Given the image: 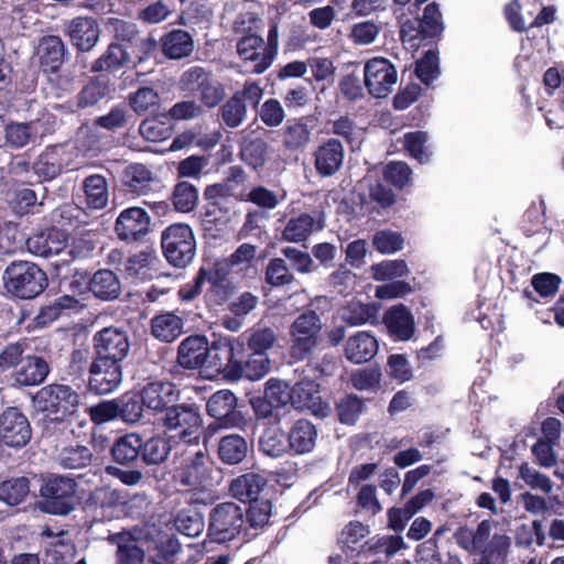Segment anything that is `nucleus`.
I'll list each match as a JSON object with an SVG mask.
<instances>
[{
	"instance_id": "obj_1",
	"label": "nucleus",
	"mask_w": 564,
	"mask_h": 564,
	"mask_svg": "<svg viewBox=\"0 0 564 564\" xmlns=\"http://www.w3.org/2000/svg\"><path fill=\"white\" fill-rule=\"evenodd\" d=\"M80 405V395L67 384H47L33 397V408L53 422L74 416Z\"/></svg>"
},
{
	"instance_id": "obj_2",
	"label": "nucleus",
	"mask_w": 564,
	"mask_h": 564,
	"mask_svg": "<svg viewBox=\"0 0 564 564\" xmlns=\"http://www.w3.org/2000/svg\"><path fill=\"white\" fill-rule=\"evenodd\" d=\"M9 293L20 299H33L46 286V274L35 263L29 261L12 262L3 273Z\"/></svg>"
},
{
	"instance_id": "obj_3",
	"label": "nucleus",
	"mask_w": 564,
	"mask_h": 564,
	"mask_svg": "<svg viewBox=\"0 0 564 564\" xmlns=\"http://www.w3.org/2000/svg\"><path fill=\"white\" fill-rule=\"evenodd\" d=\"M243 345L232 337H220L208 345L206 370L213 375L223 373L229 380L241 378V361L237 358Z\"/></svg>"
},
{
	"instance_id": "obj_4",
	"label": "nucleus",
	"mask_w": 564,
	"mask_h": 564,
	"mask_svg": "<svg viewBox=\"0 0 564 564\" xmlns=\"http://www.w3.org/2000/svg\"><path fill=\"white\" fill-rule=\"evenodd\" d=\"M163 254L174 267H186L195 256L196 241L186 224H173L161 236Z\"/></svg>"
},
{
	"instance_id": "obj_5",
	"label": "nucleus",
	"mask_w": 564,
	"mask_h": 564,
	"mask_svg": "<svg viewBox=\"0 0 564 564\" xmlns=\"http://www.w3.org/2000/svg\"><path fill=\"white\" fill-rule=\"evenodd\" d=\"M76 492V481L67 476L50 477L40 489L45 511L58 516L69 514L74 510L77 503Z\"/></svg>"
},
{
	"instance_id": "obj_6",
	"label": "nucleus",
	"mask_w": 564,
	"mask_h": 564,
	"mask_svg": "<svg viewBox=\"0 0 564 564\" xmlns=\"http://www.w3.org/2000/svg\"><path fill=\"white\" fill-rule=\"evenodd\" d=\"M322 328V319L316 312L307 311L299 315L290 327L292 356L299 360L310 356L319 345Z\"/></svg>"
},
{
	"instance_id": "obj_7",
	"label": "nucleus",
	"mask_w": 564,
	"mask_h": 564,
	"mask_svg": "<svg viewBox=\"0 0 564 564\" xmlns=\"http://www.w3.org/2000/svg\"><path fill=\"white\" fill-rule=\"evenodd\" d=\"M243 514L235 502L218 503L209 512L208 538L218 543L234 540L243 527Z\"/></svg>"
},
{
	"instance_id": "obj_8",
	"label": "nucleus",
	"mask_w": 564,
	"mask_h": 564,
	"mask_svg": "<svg viewBox=\"0 0 564 564\" xmlns=\"http://www.w3.org/2000/svg\"><path fill=\"white\" fill-rule=\"evenodd\" d=\"M237 398L229 390L215 392L207 401V413L215 419L209 424L208 431L215 432L218 429L239 427L245 423L242 414L236 410Z\"/></svg>"
},
{
	"instance_id": "obj_9",
	"label": "nucleus",
	"mask_w": 564,
	"mask_h": 564,
	"mask_svg": "<svg viewBox=\"0 0 564 564\" xmlns=\"http://www.w3.org/2000/svg\"><path fill=\"white\" fill-rule=\"evenodd\" d=\"M164 426L175 431L186 443H195L199 438L202 417L196 408L192 405H172L162 419Z\"/></svg>"
},
{
	"instance_id": "obj_10",
	"label": "nucleus",
	"mask_w": 564,
	"mask_h": 564,
	"mask_svg": "<svg viewBox=\"0 0 564 564\" xmlns=\"http://www.w3.org/2000/svg\"><path fill=\"white\" fill-rule=\"evenodd\" d=\"M365 85L376 98L387 97L392 93L398 80L394 65L384 57H373L364 66Z\"/></svg>"
},
{
	"instance_id": "obj_11",
	"label": "nucleus",
	"mask_w": 564,
	"mask_h": 564,
	"mask_svg": "<svg viewBox=\"0 0 564 564\" xmlns=\"http://www.w3.org/2000/svg\"><path fill=\"white\" fill-rule=\"evenodd\" d=\"M127 495L109 486L98 487L87 499V508L98 520L110 521L120 518L124 511Z\"/></svg>"
},
{
	"instance_id": "obj_12",
	"label": "nucleus",
	"mask_w": 564,
	"mask_h": 564,
	"mask_svg": "<svg viewBox=\"0 0 564 564\" xmlns=\"http://www.w3.org/2000/svg\"><path fill=\"white\" fill-rule=\"evenodd\" d=\"M32 430L28 417L15 406L0 413V440L13 448L25 446L31 440Z\"/></svg>"
},
{
	"instance_id": "obj_13",
	"label": "nucleus",
	"mask_w": 564,
	"mask_h": 564,
	"mask_svg": "<svg viewBox=\"0 0 564 564\" xmlns=\"http://www.w3.org/2000/svg\"><path fill=\"white\" fill-rule=\"evenodd\" d=\"M97 358L121 362L129 354L128 334L117 327H107L94 336Z\"/></svg>"
},
{
	"instance_id": "obj_14",
	"label": "nucleus",
	"mask_w": 564,
	"mask_h": 564,
	"mask_svg": "<svg viewBox=\"0 0 564 564\" xmlns=\"http://www.w3.org/2000/svg\"><path fill=\"white\" fill-rule=\"evenodd\" d=\"M151 225L149 214L141 207L122 210L115 225L118 237L123 241H137L144 237Z\"/></svg>"
},
{
	"instance_id": "obj_15",
	"label": "nucleus",
	"mask_w": 564,
	"mask_h": 564,
	"mask_svg": "<svg viewBox=\"0 0 564 564\" xmlns=\"http://www.w3.org/2000/svg\"><path fill=\"white\" fill-rule=\"evenodd\" d=\"M121 381V362L96 358L90 367L89 386L93 391L99 394L110 393Z\"/></svg>"
},
{
	"instance_id": "obj_16",
	"label": "nucleus",
	"mask_w": 564,
	"mask_h": 564,
	"mask_svg": "<svg viewBox=\"0 0 564 564\" xmlns=\"http://www.w3.org/2000/svg\"><path fill=\"white\" fill-rule=\"evenodd\" d=\"M236 46L240 59L252 65L251 73L262 74L272 65L265 42L260 35L247 33L237 41Z\"/></svg>"
},
{
	"instance_id": "obj_17",
	"label": "nucleus",
	"mask_w": 564,
	"mask_h": 564,
	"mask_svg": "<svg viewBox=\"0 0 564 564\" xmlns=\"http://www.w3.org/2000/svg\"><path fill=\"white\" fill-rule=\"evenodd\" d=\"M313 158L317 174L323 177H330L343 166L345 149L340 141L332 138L315 149Z\"/></svg>"
},
{
	"instance_id": "obj_18",
	"label": "nucleus",
	"mask_w": 564,
	"mask_h": 564,
	"mask_svg": "<svg viewBox=\"0 0 564 564\" xmlns=\"http://www.w3.org/2000/svg\"><path fill=\"white\" fill-rule=\"evenodd\" d=\"M68 236L65 231L50 228L26 239L28 251L34 256L48 258L59 254L67 246Z\"/></svg>"
},
{
	"instance_id": "obj_19",
	"label": "nucleus",
	"mask_w": 564,
	"mask_h": 564,
	"mask_svg": "<svg viewBox=\"0 0 564 564\" xmlns=\"http://www.w3.org/2000/svg\"><path fill=\"white\" fill-rule=\"evenodd\" d=\"M208 478V458L202 451L194 452L188 456L177 473L180 484L189 489L204 488Z\"/></svg>"
},
{
	"instance_id": "obj_20",
	"label": "nucleus",
	"mask_w": 564,
	"mask_h": 564,
	"mask_svg": "<svg viewBox=\"0 0 564 564\" xmlns=\"http://www.w3.org/2000/svg\"><path fill=\"white\" fill-rule=\"evenodd\" d=\"M47 132L42 119L29 122L11 121L4 126L3 137L8 147L20 149L35 142Z\"/></svg>"
},
{
	"instance_id": "obj_21",
	"label": "nucleus",
	"mask_w": 564,
	"mask_h": 564,
	"mask_svg": "<svg viewBox=\"0 0 564 564\" xmlns=\"http://www.w3.org/2000/svg\"><path fill=\"white\" fill-rule=\"evenodd\" d=\"M208 341L200 335L183 339L177 349V364L184 369H206Z\"/></svg>"
},
{
	"instance_id": "obj_22",
	"label": "nucleus",
	"mask_w": 564,
	"mask_h": 564,
	"mask_svg": "<svg viewBox=\"0 0 564 564\" xmlns=\"http://www.w3.org/2000/svg\"><path fill=\"white\" fill-rule=\"evenodd\" d=\"M178 398V391L171 382L154 381L148 383L141 391L144 406L155 412H166Z\"/></svg>"
},
{
	"instance_id": "obj_23",
	"label": "nucleus",
	"mask_w": 564,
	"mask_h": 564,
	"mask_svg": "<svg viewBox=\"0 0 564 564\" xmlns=\"http://www.w3.org/2000/svg\"><path fill=\"white\" fill-rule=\"evenodd\" d=\"M378 348V340L370 333L362 330L347 338L344 355L350 362L359 365L371 360Z\"/></svg>"
},
{
	"instance_id": "obj_24",
	"label": "nucleus",
	"mask_w": 564,
	"mask_h": 564,
	"mask_svg": "<svg viewBox=\"0 0 564 564\" xmlns=\"http://www.w3.org/2000/svg\"><path fill=\"white\" fill-rule=\"evenodd\" d=\"M313 119L302 117L289 120L282 130V142L286 150H304L312 140Z\"/></svg>"
},
{
	"instance_id": "obj_25",
	"label": "nucleus",
	"mask_w": 564,
	"mask_h": 564,
	"mask_svg": "<svg viewBox=\"0 0 564 564\" xmlns=\"http://www.w3.org/2000/svg\"><path fill=\"white\" fill-rule=\"evenodd\" d=\"M389 334L397 340H409L415 330L414 317L402 304L389 308L383 316Z\"/></svg>"
},
{
	"instance_id": "obj_26",
	"label": "nucleus",
	"mask_w": 564,
	"mask_h": 564,
	"mask_svg": "<svg viewBox=\"0 0 564 564\" xmlns=\"http://www.w3.org/2000/svg\"><path fill=\"white\" fill-rule=\"evenodd\" d=\"M65 53L63 41L55 35L43 36L36 46V56L44 72H56L64 63Z\"/></svg>"
},
{
	"instance_id": "obj_27",
	"label": "nucleus",
	"mask_w": 564,
	"mask_h": 564,
	"mask_svg": "<svg viewBox=\"0 0 564 564\" xmlns=\"http://www.w3.org/2000/svg\"><path fill=\"white\" fill-rule=\"evenodd\" d=\"M293 406L306 409L316 415H324L326 412L322 403L319 384L312 379H302L293 387Z\"/></svg>"
},
{
	"instance_id": "obj_28",
	"label": "nucleus",
	"mask_w": 564,
	"mask_h": 564,
	"mask_svg": "<svg viewBox=\"0 0 564 564\" xmlns=\"http://www.w3.org/2000/svg\"><path fill=\"white\" fill-rule=\"evenodd\" d=\"M268 484L263 473L250 471L231 480L229 491L232 497L241 501L259 499V495Z\"/></svg>"
},
{
	"instance_id": "obj_29",
	"label": "nucleus",
	"mask_w": 564,
	"mask_h": 564,
	"mask_svg": "<svg viewBox=\"0 0 564 564\" xmlns=\"http://www.w3.org/2000/svg\"><path fill=\"white\" fill-rule=\"evenodd\" d=\"M68 34L78 50L90 51L99 39L100 30L96 20L76 18L68 24Z\"/></svg>"
},
{
	"instance_id": "obj_30",
	"label": "nucleus",
	"mask_w": 564,
	"mask_h": 564,
	"mask_svg": "<svg viewBox=\"0 0 564 564\" xmlns=\"http://www.w3.org/2000/svg\"><path fill=\"white\" fill-rule=\"evenodd\" d=\"M159 259L152 252L140 251L131 256L126 262V275L135 281L151 280L159 274Z\"/></svg>"
},
{
	"instance_id": "obj_31",
	"label": "nucleus",
	"mask_w": 564,
	"mask_h": 564,
	"mask_svg": "<svg viewBox=\"0 0 564 564\" xmlns=\"http://www.w3.org/2000/svg\"><path fill=\"white\" fill-rule=\"evenodd\" d=\"M317 430L307 420H299L288 433L289 448L295 454H306L314 449Z\"/></svg>"
},
{
	"instance_id": "obj_32",
	"label": "nucleus",
	"mask_w": 564,
	"mask_h": 564,
	"mask_svg": "<svg viewBox=\"0 0 564 564\" xmlns=\"http://www.w3.org/2000/svg\"><path fill=\"white\" fill-rule=\"evenodd\" d=\"M163 54L171 59L187 57L194 51V40L184 30H173L161 37Z\"/></svg>"
},
{
	"instance_id": "obj_33",
	"label": "nucleus",
	"mask_w": 564,
	"mask_h": 564,
	"mask_svg": "<svg viewBox=\"0 0 564 564\" xmlns=\"http://www.w3.org/2000/svg\"><path fill=\"white\" fill-rule=\"evenodd\" d=\"M155 177L150 169L140 163L128 165L122 173V185L127 192L142 195L151 189Z\"/></svg>"
},
{
	"instance_id": "obj_34",
	"label": "nucleus",
	"mask_w": 564,
	"mask_h": 564,
	"mask_svg": "<svg viewBox=\"0 0 564 564\" xmlns=\"http://www.w3.org/2000/svg\"><path fill=\"white\" fill-rule=\"evenodd\" d=\"M506 15L513 30L523 32L528 26L539 28L549 24L555 19V9L553 7H542L540 13L528 23L527 20L519 15L520 3L513 0L506 6Z\"/></svg>"
},
{
	"instance_id": "obj_35",
	"label": "nucleus",
	"mask_w": 564,
	"mask_h": 564,
	"mask_svg": "<svg viewBox=\"0 0 564 564\" xmlns=\"http://www.w3.org/2000/svg\"><path fill=\"white\" fill-rule=\"evenodd\" d=\"M47 362L40 357H26L15 371V381L20 386H35L44 381L48 373Z\"/></svg>"
},
{
	"instance_id": "obj_36",
	"label": "nucleus",
	"mask_w": 564,
	"mask_h": 564,
	"mask_svg": "<svg viewBox=\"0 0 564 564\" xmlns=\"http://www.w3.org/2000/svg\"><path fill=\"white\" fill-rule=\"evenodd\" d=\"M86 203L90 208L102 209L109 200L108 183L105 176L91 174L83 181Z\"/></svg>"
},
{
	"instance_id": "obj_37",
	"label": "nucleus",
	"mask_w": 564,
	"mask_h": 564,
	"mask_svg": "<svg viewBox=\"0 0 564 564\" xmlns=\"http://www.w3.org/2000/svg\"><path fill=\"white\" fill-rule=\"evenodd\" d=\"M511 547V538L505 533L495 532L488 546L479 551L477 564H506Z\"/></svg>"
},
{
	"instance_id": "obj_38",
	"label": "nucleus",
	"mask_w": 564,
	"mask_h": 564,
	"mask_svg": "<svg viewBox=\"0 0 564 564\" xmlns=\"http://www.w3.org/2000/svg\"><path fill=\"white\" fill-rule=\"evenodd\" d=\"M367 549L361 552L362 557H373L375 555H384L383 560L394 556L400 550L406 549V544L401 535H383L373 538L368 543Z\"/></svg>"
},
{
	"instance_id": "obj_39",
	"label": "nucleus",
	"mask_w": 564,
	"mask_h": 564,
	"mask_svg": "<svg viewBox=\"0 0 564 564\" xmlns=\"http://www.w3.org/2000/svg\"><path fill=\"white\" fill-rule=\"evenodd\" d=\"M151 330L155 338L171 343L183 333V321L172 313L161 314L152 319Z\"/></svg>"
},
{
	"instance_id": "obj_40",
	"label": "nucleus",
	"mask_w": 564,
	"mask_h": 564,
	"mask_svg": "<svg viewBox=\"0 0 564 564\" xmlns=\"http://www.w3.org/2000/svg\"><path fill=\"white\" fill-rule=\"evenodd\" d=\"M89 289L99 299L113 300L120 294V282L117 275L110 270L97 271L90 282Z\"/></svg>"
},
{
	"instance_id": "obj_41",
	"label": "nucleus",
	"mask_w": 564,
	"mask_h": 564,
	"mask_svg": "<svg viewBox=\"0 0 564 564\" xmlns=\"http://www.w3.org/2000/svg\"><path fill=\"white\" fill-rule=\"evenodd\" d=\"M323 225L319 220L314 219L307 214H302L295 218H291L284 230L283 239L291 242H301L305 240L314 230H321Z\"/></svg>"
},
{
	"instance_id": "obj_42",
	"label": "nucleus",
	"mask_w": 564,
	"mask_h": 564,
	"mask_svg": "<svg viewBox=\"0 0 564 564\" xmlns=\"http://www.w3.org/2000/svg\"><path fill=\"white\" fill-rule=\"evenodd\" d=\"M53 538L50 547L46 550V561L48 564H67L75 556V546L65 539V533L53 534L50 529L44 532Z\"/></svg>"
},
{
	"instance_id": "obj_43",
	"label": "nucleus",
	"mask_w": 564,
	"mask_h": 564,
	"mask_svg": "<svg viewBox=\"0 0 564 564\" xmlns=\"http://www.w3.org/2000/svg\"><path fill=\"white\" fill-rule=\"evenodd\" d=\"M142 438L130 433L121 436L111 447L113 459L119 464H130L134 462L141 453Z\"/></svg>"
},
{
	"instance_id": "obj_44",
	"label": "nucleus",
	"mask_w": 564,
	"mask_h": 564,
	"mask_svg": "<svg viewBox=\"0 0 564 564\" xmlns=\"http://www.w3.org/2000/svg\"><path fill=\"white\" fill-rule=\"evenodd\" d=\"M247 452V442L238 434L224 436L218 445L220 459L230 465L240 463L246 457Z\"/></svg>"
},
{
	"instance_id": "obj_45",
	"label": "nucleus",
	"mask_w": 564,
	"mask_h": 564,
	"mask_svg": "<svg viewBox=\"0 0 564 564\" xmlns=\"http://www.w3.org/2000/svg\"><path fill=\"white\" fill-rule=\"evenodd\" d=\"M110 540L118 544V564H142L144 552L130 539L128 533H117L111 535Z\"/></svg>"
},
{
	"instance_id": "obj_46",
	"label": "nucleus",
	"mask_w": 564,
	"mask_h": 564,
	"mask_svg": "<svg viewBox=\"0 0 564 564\" xmlns=\"http://www.w3.org/2000/svg\"><path fill=\"white\" fill-rule=\"evenodd\" d=\"M129 61L126 48L117 43L108 46L107 51L94 63V72L115 70L124 66Z\"/></svg>"
},
{
	"instance_id": "obj_47",
	"label": "nucleus",
	"mask_w": 564,
	"mask_h": 564,
	"mask_svg": "<svg viewBox=\"0 0 564 564\" xmlns=\"http://www.w3.org/2000/svg\"><path fill=\"white\" fill-rule=\"evenodd\" d=\"M174 525L180 533L188 538L200 535L205 529L203 516L194 509L181 510L174 519Z\"/></svg>"
},
{
	"instance_id": "obj_48",
	"label": "nucleus",
	"mask_w": 564,
	"mask_h": 564,
	"mask_svg": "<svg viewBox=\"0 0 564 564\" xmlns=\"http://www.w3.org/2000/svg\"><path fill=\"white\" fill-rule=\"evenodd\" d=\"M247 106L241 100V94L235 93L221 107L220 116L224 123L234 129L242 124L247 117Z\"/></svg>"
},
{
	"instance_id": "obj_49",
	"label": "nucleus",
	"mask_w": 564,
	"mask_h": 564,
	"mask_svg": "<svg viewBox=\"0 0 564 564\" xmlns=\"http://www.w3.org/2000/svg\"><path fill=\"white\" fill-rule=\"evenodd\" d=\"M7 200L15 214L24 215L36 204L37 197L32 188L14 185L7 192Z\"/></svg>"
},
{
	"instance_id": "obj_50",
	"label": "nucleus",
	"mask_w": 564,
	"mask_h": 564,
	"mask_svg": "<svg viewBox=\"0 0 564 564\" xmlns=\"http://www.w3.org/2000/svg\"><path fill=\"white\" fill-rule=\"evenodd\" d=\"M129 104L138 115L155 112L160 107V96L151 87H140L129 95Z\"/></svg>"
},
{
	"instance_id": "obj_51",
	"label": "nucleus",
	"mask_w": 564,
	"mask_h": 564,
	"mask_svg": "<svg viewBox=\"0 0 564 564\" xmlns=\"http://www.w3.org/2000/svg\"><path fill=\"white\" fill-rule=\"evenodd\" d=\"M260 449L271 457L282 456L289 448L285 435L280 427L267 429L259 441Z\"/></svg>"
},
{
	"instance_id": "obj_52",
	"label": "nucleus",
	"mask_w": 564,
	"mask_h": 564,
	"mask_svg": "<svg viewBox=\"0 0 564 564\" xmlns=\"http://www.w3.org/2000/svg\"><path fill=\"white\" fill-rule=\"evenodd\" d=\"M28 494L29 480L25 477L8 479L0 484V500L9 506L19 505Z\"/></svg>"
},
{
	"instance_id": "obj_53",
	"label": "nucleus",
	"mask_w": 564,
	"mask_h": 564,
	"mask_svg": "<svg viewBox=\"0 0 564 564\" xmlns=\"http://www.w3.org/2000/svg\"><path fill=\"white\" fill-rule=\"evenodd\" d=\"M268 158V144L262 139H246L241 145V159L251 166L258 169L264 165Z\"/></svg>"
},
{
	"instance_id": "obj_54",
	"label": "nucleus",
	"mask_w": 564,
	"mask_h": 564,
	"mask_svg": "<svg viewBox=\"0 0 564 564\" xmlns=\"http://www.w3.org/2000/svg\"><path fill=\"white\" fill-rule=\"evenodd\" d=\"M371 276L376 281H387L409 274V268L403 260H384L370 268Z\"/></svg>"
},
{
	"instance_id": "obj_55",
	"label": "nucleus",
	"mask_w": 564,
	"mask_h": 564,
	"mask_svg": "<svg viewBox=\"0 0 564 564\" xmlns=\"http://www.w3.org/2000/svg\"><path fill=\"white\" fill-rule=\"evenodd\" d=\"M206 281L209 282L213 288H218L220 285L218 270H216L215 272H207L205 269H200L197 276L192 283H187L180 289V297L183 301H192L198 294L202 293L203 284Z\"/></svg>"
},
{
	"instance_id": "obj_56",
	"label": "nucleus",
	"mask_w": 564,
	"mask_h": 564,
	"mask_svg": "<svg viewBox=\"0 0 564 564\" xmlns=\"http://www.w3.org/2000/svg\"><path fill=\"white\" fill-rule=\"evenodd\" d=\"M118 404V419L126 423L138 422L143 412L144 404L137 394H124L116 399Z\"/></svg>"
},
{
	"instance_id": "obj_57",
	"label": "nucleus",
	"mask_w": 564,
	"mask_h": 564,
	"mask_svg": "<svg viewBox=\"0 0 564 564\" xmlns=\"http://www.w3.org/2000/svg\"><path fill=\"white\" fill-rule=\"evenodd\" d=\"M35 175L43 182L51 181L59 175L62 165L53 151L42 153L33 164Z\"/></svg>"
},
{
	"instance_id": "obj_58",
	"label": "nucleus",
	"mask_w": 564,
	"mask_h": 564,
	"mask_svg": "<svg viewBox=\"0 0 564 564\" xmlns=\"http://www.w3.org/2000/svg\"><path fill=\"white\" fill-rule=\"evenodd\" d=\"M264 394L275 408H281L289 403L293 405V388L280 379H270L267 382Z\"/></svg>"
},
{
	"instance_id": "obj_59",
	"label": "nucleus",
	"mask_w": 564,
	"mask_h": 564,
	"mask_svg": "<svg viewBox=\"0 0 564 564\" xmlns=\"http://www.w3.org/2000/svg\"><path fill=\"white\" fill-rule=\"evenodd\" d=\"M365 411L362 400L354 394L341 399L337 404V413L343 424L354 425Z\"/></svg>"
},
{
	"instance_id": "obj_60",
	"label": "nucleus",
	"mask_w": 564,
	"mask_h": 564,
	"mask_svg": "<svg viewBox=\"0 0 564 564\" xmlns=\"http://www.w3.org/2000/svg\"><path fill=\"white\" fill-rule=\"evenodd\" d=\"M270 370V360L264 352L253 351L245 365L241 364V378L245 377L251 381L263 378Z\"/></svg>"
},
{
	"instance_id": "obj_61",
	"label": "nucleus",
	"mask_w": 564,
	"mask_h": 564,
	"mask_svg": "<svg viewBox=\"0 0 564 564\" xmlns=\"http://www.w3.org/2000/svg\"><path fill=\"white\" fill-rule=\"evenodd\" d=\"M198 192L194 185L188 182L178 183L173 192V204L176 210L188 213L197 204Z\"/></svg>"
},
{
	"instance_id": "obj_62",
	"label": "nucleus",
	"mask_w": 564,
	"mask_h": 564,
	"mask_svg": "<svg viewBox=\"0 0 564 564\" xmlns=\"http://www.w3.org/2000/svg\"><path fill=\"white\" fill-rule=\"evenodd\" d=\"M403 238L400 232L383 229L372 237V245L376 250L383 254L398 252L403 248Z\"/></svg>"
},
{
	"instance_id": "obj_63",
	"label": "nucleus",
	"mask_w": 564,
	"mask_h": 564,
	"mask_svg": "<svg viewBox=\"0 0 564 564\" xmlns=\"http://www.w3.org/2000/svg\"><path fill=\"white\" fill-rule=\"evenodd\" d=\"M142 458L148 465H159L163 463L169 453L170 445L169 443L161 437H153L142 442Z\"/></svg>"
},
{
	"instance_id": "obj_64",
	"label": "nucleus",
	"mask_w": 564,
	"mask_h": 564,
	"mask_svg": "<svg viewBox=\"0 0 564 564\" xmlns=\"http://www.w3.org/2000/svg\"><path fill=\"white\" fill-rule=\"evenodd\" d=\"M427 133L423 131H414L404 134L403 144L409 154L419 162H426L430 158L427 142Z\"/></svg>"
}]
</instances>
